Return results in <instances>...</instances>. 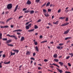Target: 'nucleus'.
<instances>
[{
	"label": "nucleus",
	"mask_w": 73,
	"mask_h": 73,
	"mask_svg": "<svg viewBox=\"0 0 73 73\" xmlns=\"http://www.w3.org/2000/svg\"><path fill=\"white\" fill-rule=\"evenodd\" d=\"M11 28H13V25H11Z\"/></svg>",
	"instance_id": "obj_62"
},
{
	"label": "nucleus",
	"mask_w": 73,
	"mask_h": 73,
	"mask_svg": "<svg viewBox=\"0 0 73 73\" xmlns=\"http://www.w3.org/2000/svg\"><path fill=\"white\" fill-rule=\"evenodd\" d=\"M11 56H12V55H15V53H13L12 52H11Z\"/></svg>",
	"instance_id": "obj_18"
},
{
	"label": "nucleus",
	"mask_w": 73,
	"mask_h": 73,
	"mask_svg": "<svg viewBox=\"0 0 73 73\" xmlns=\"http://www.w3.org/2000/svg\"><path fill=\"white\" fill-rule=\"evenodd\" d=\"M0 36H2V33H0Z\"/></svg>",
	"instance_id": "obj_64"
},
{
	"label": "nucleus",
	"mask_w": 73,
	"mask_h": 73,
	"mask_svg": "<svg viewBox=\"0 0 73 73\" xmlns=\"http://www.w3.org/2000/svg\"><path fill=\"white\" fill-rule=\"evenodd\" d=\"M24 39H25L24 37H21V41H24Z\"/></svg>",
	"instance_id": "obj_16"
},
{
	"label": "nucleus",
	"mask_w": 73,
	"mask_h": 73,
	"mask_svg": "<svg viewBox=\"0 0 73 73\" xmlns=\"http://www.w3.org/2000/svg\"><path fill=\"white\" fill-rule=\"evenodd\" d=\"M29 12H30V11H29V10H27L25 11V13H29Z\"/></svg>",
	"instance_id": "obj_22"
},
{
	"label": "nucleus",
	"mask_w": 73,
	"mask_h": 73,
	"mask_svg": "<svg viewBox=\"0 0 73 73\" xmlns=\"http://www.w3.org/2000/svg\"><path fill=\"white\" fill-rule=\"evenodd\" d=\"M68 65L69 66H71V64L70 63H68Z\"/></svg>",
	"instance_id": "obj_41"
},
{
	"label": "nucleus",
	"mask_w": 73,
	"mask_h": 73,
	"mask_svg": "<svg viewBox=\"0 0 73 73\" xmlns=\"http://www.w3.org/2000/svg\"><path fill=\"white\" fill-rule=\"evenodd\" d=\"M44 61H45V62H47V61H48V60H47V59H45L44 60Z\"/></svg>",
	"instance_id": "obj_46"
},
{
	"label": "nucleus",
	"mask_w": 73,
	"mask_h": 73,
	"mask_svg": "<svg viewBox=\"0 0 73 73\" xmlns=\"http://www.w3.org/2000/svg\"><path fill=\"white\" fill-rule=\"evenodd\" d=\"M21 34V33H17V34L18 35H20Z\"/></svg>",
	"instance_id": "obj_48"
},
{
	"label": "nucleus",
	"mask_w": 73,
	"mask_h": 73,
	"mask_svg": "<svg viewBox=\"0 0 73 73\" xmlns=\"http://www.w3.org/2000/svg\"><path fill=\"white\" fill-rule=\"evenodd\" d=\"M51 11V9H48V12H50Z\"/></svg>",
	"instance_id": "obj_56"
},
{
	"label": "nucleus",
	"mask_w": 73,
	"mask_h": 73,
	"mask_svg": "<svg viewBox=\"0 0 73 73\" xmlns=\"http://www.w3.org/2000/svg\"><path fill=\"white\" fill-rule=\"evenodd\" d=\"M10 62H10V61H9L8 62H6V63L5 62H4V63L5 64H10Z\"/></svg>",
	"instance_id": "obj_19"
},
{
	"label": "nucleus",
	"mask_w": 73,
	"mask_h": 73,
	"mask_svg": "<svg viewBox=\"0 0 73 73\" xmlns=\"http://www.w3.org/2000/svg\"><path fill=\"white\" fill-rule=\"evenodd\" d=\"M40 38H42V35H40Z\"/></svg>",
	"instance_id": "obj_63"
},
{
	"label": "nucleus",
	"mask_w": 73,
	"mask_h": 73,
	"mask_svg": "<svg viewBox=\"0 0 73 73\" xmlns=\"http://www.w3.org/2000/svg\"><path fill=\"white\" fill-rule=\"evenodd\" d=\"M35 29H37L38 28V27L36 25H35V27H34Z\"/></svg>",
	"instance_id": "obj_30"
},
{
	"label": "nucleus",
	"mask_w": 73,
	"mask_h": 73,
	"mask_svg": "<svg viewBox=\"0 0 73 73\" xmlns=\"http://www.w3.org/2000/svg\"><path fill=\"white\" fill-rule=\"evenodd\" d=\"M48 25H50L51 26H52V24H51L50 23H48Z\"/></svg>",
	"instance_id": "obj_40"
},
{
	"label": "nucleus",
	"mask_w": 73,
	"mask_h": 73,
	"mask_svg": "<svg viewBox=\"0 0 73 73\" xmlns=\"http://www.w3.org/2000/svg\"><path fill=\"white\" fill-rule=\"evenodd\" d=\"M11 37H13V38H15V39H17V37H16V36H15L14 35H11Z\"/></svg>",
	"instance_id": "obj_11"
},
{
	"label": "nucleus",
	"mask_w": 73,
	"mask_h": 73,
	"mask_svg": "<svg viewBox=\"0 0 73 73\" xmlns=\"http://www.w3.org/2000/svg\"><path fill=\"white\" fill-rule=\"evenodd\" d=\"M27 8H24L23 9V11H25V10H27Z\"/></svg>",
	"instance_id": "obj_45"
},
{
	"label": "nucleus",
	"mask_w": 73,
	"mask_h": 73,
	"mask_svg": "<svg viewBox=\"0 0 73 73\" xmlns=\"http://www.w3.org/2000/svg\"><path fill=\"white\" fill-rule=\"evenodd\" d=\"M54 43V42H50V44H53Z\"/></svg>",
	"instance_id": "obj_60"
},
{
	"label": "nucleus",
	"mask_w": 73,
	"mask_h": 73,
	"mask_svg": "<svg viewBox=\"0 0 73 73\" xmlns=\"http://www.w3.org/2000/svg\"><path fill=\"white\" fill-rule=\"evenodd\" d=\"M69 24V23L68 22H66V23H64V24H62L61 25V26L62 27H63L64 26H66V25H68Z\"/></svg>",
	"instance_id": "obj_2"
},
{
	"label": "nucleus",
	"mask_w": 73,
	"mask_h": 73,
	"mask_svg": "<svg viewBox=\"0 0 73 73\" xmlns=\"http://www.w3.org/2000/svg\"><path fill=\"white\" fill-rule=\"evenodd\" d=\"M59 72H60V73H62V72H63V71H62V70H60L58 71Z\"/></svg>",
	"instance_id": "obj_23"
},
{
	"label": "nucleus",
	"mask_w": 73,
	"mask_h": 73,
	"mask_svg": "<svg viewBox=\"0 0 73 73\" xmlns=\"http://www.w3.org/2000/svg\"><path fill=\"white\" fill-rule=\"evenodd\" d=\"M68 18L67 17L66 19V21H68Z\"/></svg>",
	"instance_id": "obj_39"
},
{
	"label": "nucleus",
	"mask_w": 73,
	"mask_h": 73,
	"mask_svg": "<svg viewBox=\"0 0 73 73\" xmlns=\"http://www.w3.org/2000/svg\"><path fill=\"white\" fill-rule=\"evenodd\" d=\"M70 31V29L66 31H65L64 33V34H68L69 32V31Z\"/></svg>",
	"instance_id": "obj_8"
},
{
	"label": "nucleus",
	"mask_w": 73,
	"mask_h": 73,
	"mask_svg": "<svg viewBox=\"0 0 73 73\" xmlns=\"http://www.w3.org/2000/svg\"><path fill=\"white\" fill-rule=\"evenodd\" d=\"M8 13H9V11H6L5 12V14H6V15L8 14Z\"/></svg>",
	"instance_id": "obj_47"
},
{
	"label": "nucleus",
	"mask_w": 73,
	"mask_h": 73,
	"mask_svg": "<svg viewBox=\"0 0 73 73\" xmlns=\"http://www.w3.org/2000/svg\"><path fill=\"white\" fill-rule=\"evenodd\" d=\"M53 57L54 58H57V54H55L53 56Z\"/></svg>",
	"instance_id": "obj_24"
},
{
	"label": "nucleus",
	"mask_w": 73,
	"mask_h": 73,
	"mask_svg": "<svg viewBox=\"0 0 73 73\" xmlns=\"http://www.w3.org/2000/svg\"><path fill=\"white\" fill-rule=\"evenodd\" d=\"M7 36H8L9 37H11V35H9V34L7 35Z\"/></svg>",
	"instance_id": "obj_57"
},
{
	"label": "nucleus",
	"mask_w": 73,
	"mask_h": 73,
	"mask_svg": "<svg viewBox=\"0 0 73 73\" xmlns=\"http://www.w3.org/2000/svg\"><path fill=\"white\" fill-rule=\"evenodd\" d=\"M22 31V30L19 29L14 31L13 32H21Z\"/></svg>",
	"instance_id": "obj_5"
},
{
	"label": "nucleus",
	"mask_w": 73,
	"mask_h": 73,
	"mask_svg": "<svg viewBox=\"0 0 73 73\" xmlns=\"http://www.w3.org/2000/svg\"><path fill=\"white\" fill-rule=\"evenodd\" d=\"M31 60H35V59L34 58H31Z\"/></svg>",
	"instance_id": "obj_44"
},
{
	"label": "nucleus",
	"mask_w": 73,
	"mask_h": 73,
	"mask_svg": "<svg viewBox=\"0 0 73 73\" xmlns=\"http://www.w3.org/2000/svg\"><path fill=\"white\" fill-rule=\"evenodd\" d=\"M23 17V16H20L19 17V19H20L21 18H22Z\"/></svg>",
	"instance_id": "obj_52"
},
{
	"label": "nucleus",
	"mask_w": 73,
	"mask_h": 73,
	"mask_svg": "<svg viewBox=\"0 0 73 73\" xmlns=\"http://www.w3.org/2000/svg\"><path fill=\"white\" fill-rule=\"evenodd\" d=\"M34 11L32 10L30 11V14H33V13H34Z\"/></svg>",
	"instance_id": "obj_17"
},
{
	"label": "nucleus",
	"mask_w": 73,
	"mask_h": 73,
	"mask_svg": "<svg viewBox=\"0 0 73 73\" xmlns=\"http://www.w3.org/2000/svg\"><path fill=\"white\" fill-rule=\"evenodd\" d=\"M43 11L44 13H46V10L45 9H44L43 10Z\"/></svg>",
	"instance_id": "obj_38"
},
{
	"label": "nucleus",
	"mask_w": 73,
	"mask_h": 73,
	"mask_svg": "<svg viewBox=\"0 0 73 73\" xmlns=\"http://www.w3.org/2000/svg\"><path fill=\"white\" fill-rule=\"evenodd\" d=\"M32 2H31V1L28 0L26 4H28V5H30L31 4Z\"/></svg>",
	"instance_id": "obj_3"
},
{
	"label": "nucleus",
	"mask_w": 73,
	"mask_h": 73,
	"mask_svg": "<svg viewBox=\"0 0 73 73\" xmlns=\"http://www.w3.org/2000/svg\"><path fill=\"white\" fill-rule=\"evenodd\" d=\"M3 40V41H7V38H3L2 39Z\"/></svg>",
	"instance_id": "obj_32"
},
{
	"label": "nucleus",
	"mask_w": 73,
	"mask_h": 73,
	"mask_svg": "<svg viewBox=\"0 0 73 73\" xmlns=\"http://www.w3.org/2000/svg\"><path fill=\"white\" fill-rule=\"evenodd\" d=\"M65 19V17H61L59 18V19Z\"/></svg>",
	"instance_id": "obj_26"
},
{
	"label": "nucleus",
	"mask_w": 73,
	"mask_h": 73,
	"mask_svg": "<svg viewBox=\"0 0 73 73\" xmlns=\"http://www.w3.org/2000/svg\"><path fill=\"white\" fill-rule=\"evenodd\" d=\"M64 45V44L63 43H60V44H59V46H62V45Z\"/></svg>",
	"instance_id": "obj_31"
},
{
	"label": "nucleus",
	"mask_w": 73,
	"mask_h": 73,
	"mask_svg": "<svg viewBox=\"0 0 73 73\" xmlns=\"http://www.w3.org/2000/svg\"><path fill=\"white\" fill-rule=\"evenodd\" d=\"M56 48L58 49H62L63 48V46H58L56 47Z\"/></svg>",
	"instance_id": "obj_4"
},
{
	"label": "nucleus",
	"mask_w": 73,
	"mask_h": 73,
	"mask_svg": "<svg viewBox=\"0 0 73 73\" xmlns=\"http://www.w3.org/2000/svg\"><path fill=\"white\" fill-rule=\"evenodd\" d=\"M60 11H61V9H59L58 11V13H60Z\"/></svg>",
	"instance_id": "obj_53"
},
{
	"label": "nucleus",
	"mask_w": 73,
	"mask_h": 73,
	"mask_svg": "<svg viewBox=\"0 0 73 73\" xmlns=\"http://www.w3.org/2000/svg\"><path fill=\"white\" fill-rule=\"evenodd\" d=\"M18 5H17L16 7V8L15 9L14 12H15L16 11H17V8H18Z\"/></svg>",
	"instance_id": "obj_15"
},
{
	"label": "nucleus",
	"mask_w": 73,
	"mask_h": 73,
	"mask_svg": "<svg viewBox=\"0 0 73 73\" xmlns=\"http://www.w3.org/2000/svg\"><path fill=\"white\" fill-rule=\"evenodd\" d=\"M30 54H31L30 52L28 51L27 53L26 54H29V55H30Z\"/></svg>",
	"instance_id": "obj_29"
},
{
	"label": "nucleus",
	"mask_w": 73,
	"mask_h": 73,
	"mask_svg": "<svg viewBox=\"0 0 73 73\" xmlns=\"http://www.w3.org/2000/svg\"><path fill=\"white\" fill-rule=\"evenodd\" d=\"M70 58V56H68L66 57V59H69V58Z\"/></svg>",
	"instance_id": "obj_50"
},
{
	"label": "nucleus",
	"mask_w": 73,
	"mask_h": 73,
	"mask_svg": "<svg viewBox=\"0 0 73 73\" xmlns=\"http://www.w3.org/2000/svg\"><path fill=\"white\" fill-rule=\"evenodd\" d=\"M65 73H71L70 72H68V71H66L65 72Z\"/></svg>",
	"instance_id": "obj_54"
},
{
	"label": "nucleus",
	"mask_w": 73,
	"mask_h": 73,
	"mask_svg": "<svg viewBox=\"0 0 73 73\" xmlns=\"http://www.w3.org/2000/svg\"><path fill=\"white\" fill-rule=\"evenodd\" d=\"M13 50V51H14V52H16L17 53H19V50Z\"/></svg>",
	"instance_id": "obj_9"
},
{
	"label": "nucleus",
	"mask_w": 73,
	"mask_h": 73,
	"mask_svg": "<svg viewBox=\"0 0 73 73\" xmlns=\"http://www.w3.org/2000/svg\"><path fill=\"white\" fill-rule=\"evenodd\" d=\"M44 15L46 17H48L49 16V14L48 13H45V14H44Z\"/></svg>",
	"instance_id": "obj_14"
},
{
	"label": "nucleus",
	"mask_w": 73,
	"mask_h": 73,
	"mask_svg": "<svg viewBox=\"0 0 73 73\" xmlns=\"http://www.w3.org/2000/svg\"><path fill=\"white\" fill-rule=\"evenodd\" d=\"M50 65H54L55 66H57V67H58V68H60V66H58V65H57V64H56L55 63L50 64Z\"/></svg>",
	"instance_id": "obj_6"
},
{
	"label": "nucleus",
	"mask_w": 73,
	"mask_h": 73,
	"mask_svg": "<svg viewBox=\"0 0 73 73\" xmlns=\"http://www.w3.org/2000/svg\"><path fill=\"white\" fill-rule=\"evenodd\" d=\"M50 3L49 2H48L47 4V5H46V7H48V6H49V5H50Z\"/></svg>",
	"instance_id": "obj_20"
},
{
	"label": "nucleus",
	"mask_w": 73,
	"mask_h": 73,
	"mask_svg": "<svg viewBox=\"0 0 73 73\" xmlns=\"http://www.w3.org/2000/svg\"><path fill=\"white\" fill-rule=\"evenodd\" d=\"M34 44L35 45H37L38 44L37 42H34Z\"/></svg>",
	"instance_id": "obj_37"
},
{
	"label": "nucleus",
	"mask_w": 73,
	"mask_h": 73,
	"mask_svg": "<svg viewBox=\"0 0 73 73\" xmlns=\"http://www.w3.org/2000/svg\"><path fill=\"white\" fill-rule=\"evenodd\" d=\"M41 21V19H39L37 21L38 23H39V22H40Z\"/></svg>",
	"instance_id": "obj_42"
},
{
	"label": "nucleus",
	"mask_w": 73,
	"mask_h": 73,
	"mask_svg": "<svg viewBox=\"0 0 73 73\" xmlns=\"http://www.w3.org/2000/svg\"><path fill=\"white\" fill-rule=\"evenodd\" d=\"M46 5V3H45L42 6V7H44V6H45V5Z\"/></svg>",
	"instance_id": "obj_61"
},
{
	"label": "nucleus",
	"mask_w": 73,
	"mask_h": 73,
	"mask_svg": "<svg viewBox=\"0 0 73 73\" xmlns=\"http://www.w3.org/2000/svg\"><path fill=\"white\" fill-rule=\"evenodd\" d=\"M58 23H59V21H56V22H54L53 23V24H54L57 25V24H58Z\"/></svg>",
	"instance_id": "obj_12"
},
{
	"label": "nucleus",
	"mask_w": 73,
	"mask_h": 73,
	"mask_svg": "<svg viewBox=\"0 0 73 73\" xmlns=\"http://www.w3.org/2000/svg\"><path fill=\"white\" fill-rule=\"evenodd\" d=\"M41 69V67H38V69L39 70H40V69Z\"/></svg>",
	"instance_id": "obj_55"
},
{
	"label": "nucleus",
	"mask_w": 73,
	"mask_h": 73,
	"mask_svg": "<svg viewBox=\"0 0 73 73\" xmlns=\"http://www.w3.org/2000/svg\"><path fill=\"white\" fill-rule=\"evenodd\" d=\"M36 51H37V52H38L39 51V50L38 49V47L37 46H36L35 47V48Z\"/></svg>",
	"instance_id": "obj_10"
},
{
	"label": "nucleus",
	"mask_w": 73,
	"mask_h": 73,
	"mask_svg": "<svg viewBox=\"0 0 73 73\" xmlns=\"http://www.w3.org/2000/svg\"><path fill=\"white\" fill-rule=\"evenodd\" d=\"M26 29H29V27L28 26H26Z\"/></svg>",
	"instance_id": "obj_28"
},
{
	"label": "nucleus",
	"mask_w": 73,
	"mask_h": 73,
	"mask_svg": "<svg viewBox=\"0 0 73 73\" xmlns=\"http://www.w3.org/2000/svg\"><path fill=\"white\" fill-rule=\"evenodd\" d=\"M35 31V29H32L31 30L28 31V32H33V31Z\"/></svg>",
	"instance_id": "obj_25"
},
{
	"label": "nucleus",
	"mask_w": 73,
	"mask_h": 73,
	"mask_svg": "<svg viewBox=\"0 0 73 73\" xmlns=\"http://www.w3.org/2000/svg\"><path fill=\"white\" fill-rule=\"evenodd\" d=\"M54 61H55V62H58V61H59V60L58 59H54Z\"/></svg>",
	"instance_id": "obj_21"
},
{
	"label": "nucleus",
	"mask_w": 73,
	"mask_h": 73,
	"mask_svg": "<svg viewBox=\"0 0 73 73\" xmlns=\"http://www.w3.org/2000/svg\"><path fill=\"white\" fill-rule=\"evenodd\" d=\"M47 42V40H46V41H42V42H41V43H44V42Z\"/></svg>",
	"instance_id": "obj_34"
},
{
	"label": "nucleus",
	"mask_w": 73,
	"mask_h": 73,
	"mask_svg": "<svg viewBox=\"0 0 73 73\" xmlns=\"http://www.w3.org/2000/svg\"><path fill=\"white\" fill-rule=\"evenodd\" d=\"M13 5L12 4H9L7 5V8L8 9H11L12 8Z\"/></svg>",
	"instance_id": "obj_1"
},
{
	"label": "nucleus",
	"mask_w": 73,
	"mask_h": 73,
	"mask_svg": "<svg viewBox=\"0 0 73 73\" xmlns=\"http://www.w3.org/2000/svg\"><path fill=\"white\" fill-rule=\"evenodd\" d=\"M35 55H36V53L34 52L33 53V56H35Z\"/></svg>",
	"instance_id": "obj_49"
},
{
	"label": "nucleus",
	"mask_w": 73,
	"mask_h": 73,
	"mask_svg": "<svg viewBox=\"0 0 73 73\" xmlns=\"http://www.w3.org/2000/svg\"><path fill=\"white\" fill-rule=\"evenodd\" d=\"M29 22H27V23H26V25H28L29 24Z\"/></svg>",
	"instance_id": "obj_59"
},
{
	"label": "nucleus",
	"mask_w": 73,
	"mask_h": 73,
	"mask_svg": "<svg viewBox=\"0 0 73 73\" xmlns=\"http://www.w3.org/2000/svg\"><path fill=\"white\" fill-rule=\"evenodd\" d=\"M3 57L4 58H5V54H4L3 55Z\"/></svg>",
	"instance_id": "obj_51"
},
{
	"label": "nucleus",
	"mask_w": 73,
	"mask_h": 73,
	"mask_svg": "<svg viewBox=\"0 0 73 73\" xmlns=\"http://www.w3.org/2000/svg\"><path fill=\"white\" fill-rule=\"evenodd\" d=\"M12 41V39H10L8 40H7L6 41V44H9V43H10V42H11Z\"/></svg>",
	"instance_id": "obj_7"
},
{
	"label": "nucleus",
	"mask_w": 73,
	"mask_h": 73,
	"mask_svg": "<svg viewBox=\"0 0 73 73\" xmlns=\"http://www.w3.org/2000/svg\"><path fill=\"white\" fill-rule=\"evenodd\" d=\"M1 28H4V26H1Z\"/></svg>",
	"instance_id": "obj_58"
},
{
	"label": "nucleus",
	"mask_w": 73,
	"mask_h": 73,
	"mask_svg": "<svg viewBox=\"0 0 73 73\" xmlns=\"http://www.w3.org/2000/svg\"><path fill=\"white\" fill-rule=\"evenodd\" d=\"M59 64H60V65H63V63L61 62H59Z\"/></svg>",
	"instance_id": "obj_27"
},
{
	"label": "nucleus",
	"mask_w": 73,
	"mask_h": 73,
	"mask_svg": "<svg viewBox=\"0 0 73 73\" xmlns=\"http://www.w3.org/2000/svg\"><path fill=\"white\" fill-rule=\"evenodd\" d=\"M7 45H8V46H13V44H8Z\"/></svg>",
	"instance_id": "obj_33"
},
{
	"label": "nucleus",
	"mask_w": 73,
	"mask_h": 73,
	"mask_svg": "<svg viewBox=\"0 0 73 73\" xmlns=\"http://www.w3.org/2000/svg\"><path fill=\"white\" fill-rule=\"evenodd\" d=\"M4 28H9V26H4Z\"/></svg>",
	"instance_id": "obj_43"
},
{
	"label": "nucleus",
	"mask_w": 73,
	"mask_h": 73,
	"mask_svg": "<svg viewBox=\"0 0 73 73\" xmlns=\"http://www.w3.org/2000/svg\"><path fill=\"white\" fill-rule=\"evenodd\" d=\"M32 24L31 23L28 26L29 27H31Z\"/></svg>",
	"instance_id": "obj_36"
},
{
	"label": "nucleus",
	"mask_w": 73,
	"mask_h": 73,
	"mask_svg": "<svg viewBox=\"0 0 73 73\" xmlns=\"http://www.w3.org/2000/svg\"><path fill=\"white\" fill-rule=\"evenodd\" d=\"M12 19H13V18H11L9 19H7L6 21V23H8L9 21H10V20H12Z\"/></svg>",
	"instance_id": "obj_13"
},
{
	"label": "nucleus",
	"mask_w": 73,
	"mask_h": 73,
	"mask_svg": "<svg viewBox=\"0 0 73 73\" xmlns=\"http://www.w3.org/2000/svg\"><path fill=\"white\" fill-rule=\"evenodd\" d=\"M40 1V0H36V3H39V1Z\"/></svg>",
	"instance_id": "obj_35"
}]
</instances>
